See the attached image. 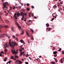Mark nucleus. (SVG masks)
<instances>
[{
  "label": "nucleus",
  "instance_id": "obj_1",
  "mask_svg": "<svg viewBox=\"0 0 64 64\" xmlns=\"http://www.w3.org/2000/svg\"><path fill=\"white\" fill-rule=\"evenodd\" d=\"M3 9L5 10H7L8 9V8L7 7V6L8 5V3L7 2L3 3Z\"/></svg>",
  "mask_w": 64,
  "mask_h": 64
},
{
  "label": "nucleus",
  "instance_id": "obj_2",
  "mask_svg": "<svg viewBox=\"0 0 64 64\" xmlns=\"http://www.w3.org/2000/svg\"><path fill=\"white\" fill-rule=\"evenodd\" d=\"M12 43V46H10L11 47H12L13 48V49L14 48V46H17L18 45L14 41V42L13 43L12 42H11Z\"/></svg>",
  "mask_w": 64,
  "mask_h": 64
},
{
  "label": "nucleus",
  "instance_id": "obj_3",
  "mask_svg": "<svg viewBox=\"0 0 64 64\" xmlns=\"http://www.w3.org/2000/svg\"><path fill=\"white\" fill-rule=\"evenodd\" d=\"M15 63L16 64H22V62H21L20 60H16V61L15 62Z\"/></svg>",
  "mask_w": 64,
  "mask_h": 64
},
{
  "label": "nucleus",
  "instance_id": "obj_4",
  "mask_svg": "<svg viewBox=\"0 0 64 64\" xmlns=\"http://www.w3.org/2000/svg\"><path fill=\"white\" fill-rule=\"evenodd\" d=\"M11 51L13 54H17V52H16L15 51V50H12Z\"/></svg>",
  "mask_w": 64,
  "mask_h": 64
},
{
  "label": "nucleus",
  "instance_id": "obj_5",
  "mask_svg": "<svg viewBox=\"0 0 64 64\" xmlns=\"http://www.w3.org/2000/svg\"><path fill=\"white\" fill-rule=\"evenodd\" d=\"M52 16H53L55 18H56V17H57V15H56V13H55L54 14H52Z\"/></svg>",
  "mask_w": 64,
  "mask_h": 64
},
{
  "label": "nucleus",
  "instance_id": "obj_6",
  "mask_svg": "<svg viewBox=\"0 0 64 64\" xmlns=\"http://www.w3.org/2000/svg\"><path fill=\"white\" fill-rule=\"evenodd\" d=\"M11 40H9V44L10 46V47H12V44H11Z\"/></svg>",
  "mask_w": 64,
  "mask_h": 64
},
{
  "label": "nucleus",
  "instance_id": "obj_7",
  "mask_svg": "<svg viewBox=\"0 0 64 64\" xmlns=\"http://www.w3.org/2000/svg\"><path fill=\"white\" fill-rule=\"evenodd\" d=\"M9 46L7 44H6L4 45V48H7V47H8Z\"/></svg>",
  "mask_w": 64,
  "mask_h": 64
},
{
  "label": "nucleus",
  "instance_id": "obj_8",
  "mask_svg": "<svg viewBox=\"0 0 64 64\" xmlns=\"http://www.w3.org/2000/svg\"><path fill=\"white\" fill-rule=\"evenodd\" d=\"M20 42L22 43H23L24 44V45H25V44L24 42V41L22 40H20Z\"/></svg>",
  "mask_w": 64,
  "mask_h": 64
},
{
  "label": "nucleus",
  "instance_id": "obj_9",
  "mask_svg": "<svg viewBox=\"0 0 64 64\" xmlns=\"http://www.w3.org/2000/svg\"><path fill=\"white\" fill-rule=\"evenodd\" d=\"M20 14L21 16V15H22V16H24V13L22 12H21L20 13Z\"/></svg>",
  "mask_w": 64,
  "mask_h": 64
},
{
  "label": "nucleus",
  "instance_id": "obj_10",
  "mask_svg": "<svg viewBox=\"0 0 64 64\" xmlns=\"http://www.w3.org/2000/svg\"><path fill=\"white\" fill-rule=\"evenodd\" d=\"M11 30L12 32H15V31L14 30V27H12V28H11Z\"/></svg>",
  "mask_w": 64,
  "mask_h": 64
},
{
  "label": "nucleus",
  "instance_id": "obj_11",
  "mask_svg": "<svg viewBox=\"0 0 64 64\" xmlns=\"http://www.w3.org/2000/svg\"><path fill=\"white\" fill-rule=\"evenodd\" d=\"M32 14L31 12L30 13H29V16L30 17H31V16L32 15Z\"/></svg>",
  "mask_w": 64,
  "mask_h": 64
},
{
  "label": "nucleus",
  "instance_id": "obj_12",
  "mask_svg": "<svg viewBox=\"0 0 64 64\" xmlns=\"http://www.w3.org/2000/svg\"><path fill=\"white\" fill-rule=\"evenodd\" d=\"M17 25H18V27L19 28V30H20V28H21V27L19 26V25L18 24H16Z\"/></svg>",
  "mask_w": 64,
  "mask_h": 64
},
{
  "label": "nucleus",
  "instance_id": "obj_13",
  "mask_svg": "<svg viewBox=\"0 0 64 64\" xmlns=\"http://www.w3.org/2000/svg\"><path fill=\"white\" fill-rule=\"evenodd\" d=\"M4 36H7V34H2V37H4Z\"/></svg>",
  "mask_w": 64,
  "mask_h": 64
},
{
  "label": "nucleus",
  "instance_id": "obj_14",
  "mask_svg": "<svg viewBox=\"0 0 64 64\" xmlns=\"http://www.w3.org/2000/svg\"><path fill=\"white\" fill-rule=\"evenodd\" d=\"M24 53V52H20V56H22V54H23Z\"/></svg>",
  "mask_w": 64,
  "mask_h": 64
},
{
  "label": "nucleus",
  "instance_id": "obj_15",
  "mask_svg": "<svg viewBox=\"0 0 64 64\" xmlns=\"http://www.w3.org/2000/svg\"><path fill=\"white\" fill-rule=\"evenodd\" d=\"M4 21L6 23H9V21L8 20H4Z\"/></svg>",
  "mask_w": 64,
  "mask_h": 64
},
{
  "label": "nucleus",
  "instance_id": "obj_16",
  "mask_svg": "<svg viewBox=\"0 0 64 64\" xmlns=\"http://www.w3.org/2000/svg\"><path fill=\"white\" fill-rule=\"evenodd\" d=\"M51 29V28H46V30H48V31H50V30Z\"/></svg>",
  "mask_w": 64,
  "mask_h": 64
},
{
  "label": "nucleus",
  "instance_id": "obj_17",
  "mask_svg": "<svg viewBox=\"0 0 64 64\" xmlns=\"http://www.w3.org/2000/svg\"><path fill=\"white\" fill-rule=\"evenodd\" d=\"M7 57H6V58H4V61L5 62L6 61V60H7Z\"/></svg>",
  "mask_w": 64,
  "mask_h": 64
},
{
  "label": "nucleus",
  "instance_id": "obj_18",
  "mask_svg": "<svg viewBox=\"0 0 64 64\" xmlns=\"http://www.w3.org/2000/svg\"><path fill=\"white\" fill-rule=\"evenodd\" d=\"M14 56L15 57V58H18V56L16 55H14Z\"/></svg>",
  "mask_w": 64,
  "mask_h": 64
},
{
  "label": "nucleus",
  "instance_id": "obj_19",
  "mask_svg": "<svg viewBox=\"0 0 64 64\" xmlns=\"http://www.w3.org/2000/svg\"><path fill=\"white\" fill-rule=\"evenodd\" d=\"M16 15L18 17H19V16H20V13H18V14H17Z\"/></svg>",
  "mask_w": 64,
  "mask_h": 64
},
{
  "label": "nucleus",
  "instance_id": "obj_20",
  "mask_svg": "<svg viewBox=\"0 0 64 64\" xmlns=\"http://www.w3.org/2000/svg\"><path fill=\"white\" fill-rule=\"evenodd\" d=\"M12 8L11 7H10V8L9 9L10 11H12Z\"/></svg>",
  "mask_w": 64,
  "mask_h": 64
},
{
  "label": "nucleus",
  "instance_id": "obj_21",
  "mask_svg": "<svg viewBox=\"0 0 64 64\" xmlns=\"http://www.w3.org/2000/svg\"><path fill=\"white\" fill-rule=\"evenodd\" d=\"M57 53V52L56 51H54L53 52V53L54 54H56Z\"/></svg>",
  "mask_w": 64,
  "mask_h": 64
},
{
  "label": "nucleus",
  "instance_id": "obj_22",
  "mask_svg": "<svg viewBox=\"0 0 64 64\" xmlns=\"http://www.w3.org/2000/svg\"><path fill=\"white\" fill-rule=\"evenodd\" d=\"M24 34V31H22V33L20 34V35H23Z\"/></svg>",
  "mask_w": 64,
  "mask_h": 64
},
{
  "label": "nucleus",
  "instance_id": "obj_23",
  "mask_svg": "<svg viewBox=\"0 0 64 64\" xmlns=\"http://www.w3.org/2000/svg\"><path fill=\"white\" fill-rule=\"evenodd\" d=\"M49 26V24H48V23H47L46 24V26L47 27H48Z\"/></svg>",
  "mask_w": 64,
  "mask_h": 64
},
{
  "label": "nucleus",
  "instance_id": "obj_24",
  "mask_svg": "<svg viewBox=\"0 0 64 64\" xmlns=\"http://www.w3.org/2000/svg\"><path fill=\"white\" fill-rule=\"evenodd\" d=\"M2 27H3V26L2 25L0 24V29H1Z\"/></svg>",
  "mask_w": 64,
  "mask_h": 64
},
{
  "label": "nucleus",
  "instance_id": "obj_25",
  "mask_svg": "<svg viewBox=\"0 0 64 64\" xmlns=\"http://www.w3.org/2000/svg\"><path fill=\"white\" fill-rule=\"evenodd\" d=\"M22 18L21 20H24V19H23L24 18V16H22Z\"/></svg>",
  "mask_w": 64,
  "mask_h": 64
},
{
  "label": "nucleus",
  "instance_id": "obj_26",
  "mask_svg": "<svg viewBox=\"0 0 64 64\" xmlns=\"http://www.w3.org/2000/svg\"><path fill=\"white\" fill-rule=\"evenodd\" d=\"M22 10L23 12H24V13H25V10L24 9H22Z\"/></svg>",
  "mask_w": 64,
  "mask_h": 64
},
{
  "label": "nucleus",
  "instance_id": "obj_27",
  "mask_svg": "<svg viewBox=\"0 0 64 64\" xmlns=\"http://www.w3.org/2000/svg\"><path fill=\"white\" fill-rule=\"evenodd\" d=\"M10 58L12 59H14V56H12L11 57H10Z\"/></svg>",
  "mask_w": 64,
  "mask_h": 64
},
{
  "label": "nucleus",
  "instance_id": "obj_28",
  "mask_svg": "<svg viewBox=\"0 0 64 64\" xmlns=\"http://www.w3.org/2000/svg\"><path fill=\"white\" fill-rule=\"evenodd\" d=\"M30 30L31 31H32V33H34V30H33V29L30 28Z\"/></svg>",
  "mask_w": 64,
  "mask_h": 64
},
{
  "label": "nucleus",
  "instance_id": "obj_29",
  "mask_svg": "<svg viewBox=\"0 0 64 64\" xmlns=\"http://www.w3.org/2000/svg\"><path fill=\"white\" fill-rule=\"evenodd\" d=\"M7 49L6 48L4 50V51L5 52V53H6V52H7Z\"/></svg>",
  "mask_w": 64,
  "mask_h": 64
},
{
  "label": "nucleus",
  "instance_id": "obj_30",
  "mask_svg": "<svg viewBox=\"0 0 64 64\" xmlns=\"http://www.w3.org/2000/svg\"><path fill=\"white\" fill-rule=\"evenodd\" d=\"M32 20H29V21H28V23H32Z\"/></svg>",
  "mask_w": 64,
  "mask_h": 64
},
{
  "label": "nucleus",
  "instance_id": "obj_31",
  "mask_svg": "<svg viewBox=\"0 0 64 64\" xmlns=\"http://www.w3.org/2000/svg\"><path fill=\"white\" fill-rule=\"evenodd\" d=\"M51 64H55V62H51Z\"/></svg>",
  "mask_w": 64,
  "mask_h": 64
},
{
  "label": "nucleus",
  "instance_id": "obj_32",
  "mask_svg": "<svg viewBox=\"0 0 64 64\" xmlns=\"http://www.w3.org/2000/svg\"><path fill=\"white\" fill-rule=\"evenodd\" d=\"M31 37L32 38L31 40H34V38H33V37L32 36H31Z\"/></svg>",
  "mask_w": 64,
  "mask_h": 64
},
{
  "label": "nucleus",
  "instance_id": "obj_33",
  "mask_svg": "<svg viewBox=\"0 0 64 64\" xmlns=\"http://www.w3.org/2000/svg\"><path fill=\"white\" fill-rule=\"evenodd\" d=\"M26 35H28V36L29 37H30V35H29V34H28V33H27V32H26Z\"/></svg>",
  "mask_w": 64,
  "mask_h": 64
},
{
  "label": "nucleus",
  "instance_id": "obj_34",
  "mask_svg": "<svg viewBox=\"0 0 64 64\" xmlns=\"http://www.w3.org/2000/svg\"><path fill=\"white\" fill-rule=\"evenodd\" d=\"M60 60L61 63H63V60L62 59H61Z\"/></svg>",
  "mask_w": 64,
  "mask_h": 64
},
{
  "label": "nucleus",
  "instance_id": "obj_35",
  "mask_svg": "<svg viewBox=\"0 0 64 64\" xmlns=\"http://www.w3.org/2000/svg\"><path fill=\"white\" fill-rule=\"evenodd\" d=\"M54 18H53L52 19V20H50V21H53V20H54Z\"/></svg>",
  "mask_w": 64,
  "mask_h": 64
},
{
  "label": "nucleus",
  "instance_id": "obj_36",
  "mask_svg": "<svg viewBox=\"0 0 64 64\" xmlns=\"http://www.w3.org/2000/svg\"><path fill=\"white\" fill-rule=\"evenodd\" d=\"M5 27H6V28H8V26H7L6 25L5 26Z\"/></svg>",
  "mask_w": 64,
  "mask_h": 64
},
{
  "label": "nucleus",
  "instance_id": "obj_37",
  "mask_svg": "<svg viewBox=\"0 0 64 64\" xmlns=\"http://www.w3.org/2000/svg\"><path fill=\"white\" fill-rule=\"evenodd\" d=\"M14 17L16 19H17V16H14Z\"/></svg>",
  "mask_w": 64,
  "mask_h": 64
},
{
  "label": "nucleus",
  "instance_id": "obj_38",
  "mask_svg": "<svg viewBox=\"0 0 64 64\" xmlns=\"http://www.w3.org/2000/svg\"><path fill=\"white\" fill-rule=\"evenodd\" d=\"M55 48L54 47H53L52 50H55Z\"/></svg>",
  "mask_w": 64,
  "mask_h": 64
},
{
  "label": "nucleus",
  "instance_id": "obj_39",
  "mask_svg": "<svg viewBox=\"0 0 64 64\" xmlns=\"http://www.w3.org/2000/svg\"><path fill=\"white\" fill-rule=\"evenodd\" d=\"M27 11H29L30 10V9H29V8H27Z\"/></svg>",
  "mask_w": 64,
  "mask_h": 64
},
{
  "label": "nucleus",
  "instance_id": "obj_40",
  "mask_svg": "<svg viewBox=\"0 0 64 64\" xmlns=\"http://www.w3.org/2000/svg\"><path fill=\"white\" fill-rule=\"evenodd\" d=\"M61 48H60V49L58 50V51H61Z\"/></svg>",
  "mask_w": 64,
  "mask_h": 64
},
{
  "label": "nucleus",
  "instance_id": "obj_41",
  "mask_svg": "<svg viewBox=\"0 0 64 64\" xmlns=\"http://www.w3.org/2000/svg\"><path fill=\"white\" fill-rule=\"evenodd\" d=\"M21 7L19 6L18 7H17V8H18V9H19V8H21Z\"/></svg>",
  "mask_w": 64,
  "mask_h": 64
},
{
  "label": "nucleus",
  "instance_id": "obj_42",
  "mask_svg": "<svg viewBox=\"0 0 64 64\" xmlns=\"http://www.w3.org/2000/svg\"><path fill=\"white\" fill-rule=\"evenodd\" d=\"M26 57H28V56H29V55L27 54H26Z\"/></svg>",
  "mask_w": 64,
  "mask_h": 64
},
{
  "label": "nucleus",
  "instance_id": "obj_43",
  "mask_svg": "<svg viewBox=\"0 0 64 64\" xmlns=\"http://www.w3.org/2000/svg\"><path fill=\"white\" fill-rule=\"evenodd\" d=\"M53 7L54 8H56V7H57V6H53Z\"/></svg>",
  "mask_w": 64,
  "mask_h": 64
},
{
  "label": "nucleus",
  "instance_id": "obj_44",
  "mask_svg": "<svg viewBox=\"0 0 64 64\" xmlns=\"http://www.w3.org/2000/svg\"><path fill=\"white\" fill-rule=\"evenodd\" d=\"M12 38H15V36H12Z\"/></svg>",
  "mask_w": 64,
  "mask_h": 64
},
{
  "label": "nucleus",
  "instance_id": "obj_45",
  "mask_svg": "<svg viewBox=\"0 0 64 64\" xmlns=\"http://www.w3.org/2000/svg\"><path fill=\"white\" fill-rule=\"evenodd\" d=\"M60 13H61V14H62V15H64V13L63 12H60Z\"/></svg>",
  "mask_w": 64,
  "mask_h": 64
},
{
  "label": "nucleus",
  "instance_id": "obj_46",
  "mask_svg": "<svg viewBox=\"0 0 64 64\" xmlns=\"http://www.w3.org/2000/svg\"><path fill=\"white\" fill-rule=\"evenodd\" d=\"M24 19H25L24 20V21H25V22H26V18H24Z\"/></svg>",
  "mask_w": 64,
  "mask_h": 64
},
{
  "label": "nucleus",
  "instance_id": "obj_47",
  "mask_svg": "<svg viewBox=\"0 0 64 64\" xmlns=\"http://www.w3.org/2000/svg\"><path fill=\"white\" fill-rule=\"evenodd\" d=\"M0 19L1 20H2V18H1V16H0Z\"/></svg>",
  "mask_w": 64,
  "mask_h": 64
},
{
  "label": "nucleus",
  "instance_id": "obj_48",
  "mask_svg": "<svg viewBox=\"0 0 64 64\" xmlns=\"http://www.w3.org/2000/svg\"><path fill=\"white\" fill-rule=\"evenodd\" d=\"M26 5L27 6H29V4L28 3L26 4Z\"/></svg>",
  "mask_w": 64,
  "mask_h": 64
},
{
  "label": "nucleus",
  "instance_id": "obj_49",
  "mask_svg": "<svg viewBox=\"0 0 64 64\" xmlns=\"http://www.w3.org/2000/svg\"><path fill=\"white\" fill-rule=\"evenodd\" d=\"M55 61H56V62H58V61H57V59H56L55 60Z\"/></svg>",
  "mask_w": 64,
  "mask_h": 64
},
{
  "label": "nucleus",
  "instance_id": "obj_50",
  "mask_svg": "<svg viewBox=\"0 0 64 64\" xmlns=\"http://www.w3.org/2000/svg\"><path fill=\"white\" fill-rule=\"evenodd\" d=\"M57 56V54H56V55H54V57H56V56Z\"/></svg>",
  "mask_w": 64,
  "mask_h": 64
},
{
  "label": "nucleus",
  "instance_id": "obj_51",
  "mask_svg": "<svg viewBox=\"0 0 64 64\" xmlns=\"http://www.w3.org/2000/svg\"><path fill=\"white\" fill-rule=\"evenodd\" d=\"M21 48L22 50H24V48Z\"/></svg>",
  "mask_w": 64,
  "mask_h": 64
},
{
  "label": "nucleus",
  "instance_id": "obj_52",
  "mask_svg": "<svg viewBox=\"0 0 64 64\" xmlns=\"http://www.w3.org/2000/svg\"><path fill=\"white\" fill-rule=\"evenodd\" d=\"M27 15V14L26 13H24V15Z\"/></svg>",
  "mask_w": 64,
  "mask_h": 64
},
{
  "label": "nucleus",
  "instance_id": "obj_53",
  "mask_svg": "<svg viewBox=\"0 0 64 64\" xmlns=\"http://www.w3.org/2000/svg\"><path fill=\"white\" fill-rule=\"evenodd\" d=\"M19 51H22V50L21 49H19Z\"/></svg>",
  "mask_w": 64,
  "mask_h": 64
},
{
  "label": "nucleus",
  "instance_id": "obj_54",
  "mask_svg": "<svg viewBox=\"0 0 64 64\" xmlns=\"http://www.w3.org/2000/svg\"><path fill=\"white\" fill-rule=\"evenodd\" d=\"M60 4H63V2H60Z\"/></svg>",
  "mask_w": 64,
  "mask_h": 64
},
{
  "label": "nucleus",
  "instance_id": "obj_55",
  "mask_svg": "<svg viewBox=\"0 0 64 64\" xmlns=\"http://www.w3.org/2000/svg\"><path fill=\"white\" fill-rule=\"evenodd\" d=\"M1 53H2V54H4V52H3V51H2L1 52Z\"/></svg>",
  "mask_w": 64,
  "mask_h": 64
},
{
  "label": "nucleus",
  "instance_id": "obj_56",
  "mask_svg": "<svg viewBox=\"0 0 64 64\" xmlns=\"http://www.w3.org/2000/svg\"><path fill=\"white\" fill-rule=\"evenodd\" d=\"M34 18L35 19H37V17L34 16Z\"/></svg>",
  "mask_w": 64,
  "mask_h": 64
},
{
  "label": "nucleus",
  "instance_id": "obj_57",
  "mask_svg": "<svg viewBox=\"0 0 64 64\" xmlns=\"http://www.w3.org/2000/svg\"><path fill=\"white\" fill-rule=\"evenodd\" d=\"M31 7L32 8H34V6H32Z\"/></svg>",
  "mask_w": 64,
  "mask_h": 64
},
{
  "label": "nucleus",
  "instance_id": "obj_58",
  "mask_svg": "<svg viewBox=\"0 0 64 64\" xmlns=\"http://www.w3.org/2000/svg\"><path fill=\"white\" fill-rule=\"evenodd\" d=\"M9 13H10V14H11V12H9Z\"/></svg>",
  "mask_w": 64,
  "mask_h": 64
},
{
  "label": "nucleus",
  "instance_id": "obj_59",
  "mask_svg": "<svg viewBox=\"0 0 64 64\" xmlns=\"http://www.w3.org/2000/svg\"><path fill=\"white\" fill-rule=\"evenodd\" d=\"M64 51H62V54H64Z\"/></svg>",
  "mask_w": 64,
  "mask_h": 64
},
{
  "label": "nucleus",
  "instance_id": "obj_60",
  "mask_svg": "<svg viewBox=\"0 0 64 64\" xmlns=\"http://www.w3.org/2000/svg\"><path fill=\"white\" fill-rule=\"evenodd\" d=\"M2 12H0V15H2Z\"/></svg>",
  "mask_w": 64,
  "mask_h": 64
},
{
  "label": "nucleus",
  "instance_id": "obj_61",
  "mask_svg": "<svg viewBox=\"0 0 64 64\" xmlns=\"http://www.w3.org/2000/svg\"><path fill=\"white\" fill-rule=\"evenodd\" d=\"M25 63L26 64H28V62H25Z\"/></svg>",
  "mask_w": 64,
  "mask_h": 64
},
{
  "label": "nucleus",
  "instance_id": "obj_62",
  "mask_svg": "<svg viewBox=\"0 0 64 64\" xmlns=\"http://www.w3.org/2000/svg\"><path fill=\"white\" fill-rule=\"evenodd\" d=\"M58 12H60V9L58 10Z\"/></svg>",
  "mask_w": 64,
  "mask_h": 64
},
{
  "label": "nucleus",
  "instance_id": "obj_63",
  "mask_svg": "<svg viewBox=\"0 0 64 64\" xmlns=\"http://www.w3.org/2000/svg\"><path fill=\"white\" fill-rule=\"evenodd\" d=\"M16 36H19V35H18V34H16Z\"/></svg>",
  "mask_w": 64,
  "mask_h": 64
},
{
  "label": "nucleus",
  "instance_id": "obj_64",
  "mask_svg": "<svg viewBox=\"0 0 64 64\" xmlns=\"http://www.w3.org/2000/svg\"><path fill=\"white\" fill-rule=\"evenodd\" d=\"M15 7H14L13 8V9L14 10L15 9Z\"/></svg>",
  "mask_w": 64,
  "mask_h": 64
}]
</instances>
